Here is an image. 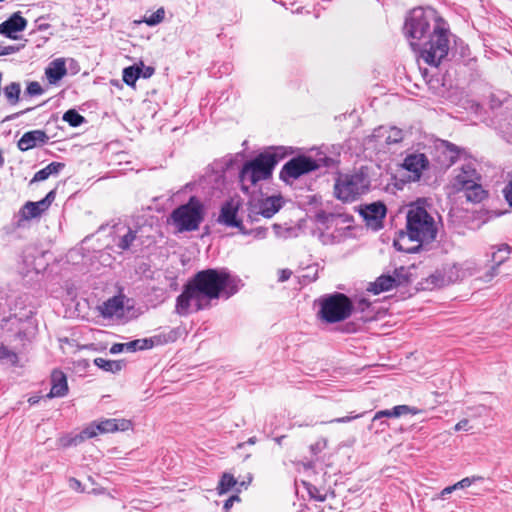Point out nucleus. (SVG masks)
Returning a JSON list of instances; mask_svg holds the SVG:
<instances>
[{"label": "nucleus", "mask_w": 512, "mask_h": 512, "mask_svg": "<svg viewBox=\"0 0 512 512\" xmlns=\"http://www.w3.org/2000/svg\"><path fill=\"white\" fill-rule=\"evenodd\" d=\"M403 33L414 51L431 66H438L448 55L450 30L432 7H416L405 18Z\"/></svg>", "instance_id": "f257e3e1"}, {"label": "nucleus", "mask_w": 512, "mask_h": 512, "mask_svg": "<svg viewBox=\"0 0 512 512\" xmlns=\"http://www.w3.org/2000/svg\"><path fill=\"white\" fill-rule=\"evenodd\" d=\"M238 290L235 280L225 270L205 269L197 272L176 299V312L185 316L207 309L222 295L231 297Z\"/></svg>", "instance_id": "f03ea898"}, {"label": "nucleus", "mask_w": 512, "mask_h": 512, "mask_svg": "<svg viewBox=\"0 0 512 512\" xmlns=\"http://www.w3.org/2000/svg\"><path fill=\"white\" fill-rule=\"evenodd\" d=\"M438 233L434 217L420 204L412 203L406 214V227L394 238L393 246L405 253H416L424 244L436 239Z\"/></svg>", "instance_id": "7ed1b4c3"}, {"label": "nucleus", "mask_w": 512, "mask_h": 512, "mask_svg": "<svg viewBox=\"0 0 512 512\" xmlns=\"http://www.w3.org/2000/svg\"><path fill=\"white\" fill-rule=\"evenodd\" d=\"M288 153H292V151H288L285 147H276L272 151L262 153L246 162L239 173L241 190L248 193L250 186L270 178L275 165Z\"/></svg>", "instance_id": "20e7f679"}, {"label": "nucleus", "mask_w": 512, "mask_h": 512, "mask_svg": "<svg viewBox=\"0 0 512 512\" xmlns=\"http://www.w3.org/2000/svg\"><path fill=\"white\" fill-rule=\"evenodd\" d=\"M170 219L178 232L195 231L204 219L203 204L192 196L186 204L172 211Z\"/></svg>", "instance_id": "39448f33"}, {"label": "nucleus", "mask_w": 512, "mask_h": 512, "mask_svg": "<svg viewBox=\"0 0 512 512\" xmlns=\"http://www.w3.org/2000/svg\"><path fill=\"white\" fill-rule=\"evenodd\" d=\"M370 181L363 173H353L340 176L335 184L337 198L351 202L364 194L369 188Z\"/></svg>", "instance_id": "423d86ee"}, {"label": "nucleus", "mask_w": 512, "mask_h": 512, "mask_svg": "<svg viewBox=\"0 0 512 512\" xmlns=\"http://www.w3.org/2000/svg\"><path fill=\"white\" fill-rule=\"evenodd\" d=\"M351 300L342 293L332 294L321 301L320 316L327 323L345 320L351 315Z\"/></svg>", "instance_id": "0eeeda50"}, {"label": "nucleus", "mask_w": 512, "mask_h": 512, "mask_svg": "<svg viewBox=\"0 0 512 512\" xmlns=\"http://www.w3.org/2000/svg\"><path fill=\"white\" fill-rule=\"evenodd\" d=\"M284 200L280 195L253 198L249 201L248 216L252 220L261 215L264 218L273 217L283 206Z\"/></svg>", "instance_id": "6e6552de"}, {"label": "nucleus", "mask_w": 512, "mask_h": 512, "mask_svg": "<svg viewBox=\"0 0 512 512\" xmlns=\"http://www.w3.org/2000/svg\"><path fill=\"white\" fill-rule=\"evenodd\" d=\"M319 168L318 163L310 157L298 156L289 160L280 171V179L288 183L292 179Z\"/></svg>", "instance_id": "1a4fd4ad"}, {"label": "nucleus", "mask_w": 512, "mask_h": 512, "mask_svg": "<svg viewBox=\"0 0 512 512\" xmlns=\"http://www.w3.org/2000/svg\"><path fill=\"white\" fill-rule=\"evenodd\" d=\"M359 212L368 227L373 230H379L383 227V220L386 216L387 209L382 202H373L363 205Z\"/></svg>", "instance_id": "9d476101"}, {"label": "nucleus", "mask_w": 512, "mask_h": 512, "mask_svg": "<svg viewBox=\"0 0 512 512\" xmlns=\"http://www.w3.org/2000/svg\"><path fill=\"white\" fill-rule=\"evenodd\" d=\"M132 423L127 419H103L99 422H93L85 429H92L95 436L98 434L113 433L117 431H127Z\"/></svg>", "instance_id": "9b49d317"}, {"label": "nucleus", "mask_w": 512, "mask_h": 512, "mask_svg": "<svg viewBox=\"0 0 512 512\" xmlns=\"http://www.w3.org/2000/svg\"><path fill=\"white\" fill-rule=\"evenodd\" d=\"M240 207L239 200L229 199L221 207L218 222L229 227H236L242 230V222L237 219V213Z\"/></svg>", "instance_id": "f8f14e48"}, {"label": "nucleus", "mask_w": 512, "mask_h": 512, "mask_svg": "<svg viewBox=\"0 0 512 512\" xmlns=\"http://www.w3.org/2000/svg\"><path fill=\"white\" fill-rule=\"evenodd\" d=\"M429 161L423 153H413L406 156L403 162V168L411 173L409 179L417 181L420 179L422 171L427 168Z\"/></svg>", "instance_id": "ddd939ff"}, {"label": "nucleus", "mask_w": 512, "mask_h": 512, "mask_svg": "<svg viewBox=\"0 0 512 512\" xmlns=\"http://www.w3.org/2000/svg\"><path fill=\"white\" fill-rule=\"evenodd\" d=\"M27 20L21 16L20 12H15L11 17L0 24V34L10 39H17L14 33L25 30Z\"/></svg>", "instance_id": "4468645a"}, {"label": "nucleus", "mask_w": 512, "mask_h": 512, "mask_svg": "<svg viewBox=\"0 0 512 512\" xmlns=\"http://www.w3.org/2000/svg\"><path fill=\"white\" fill-rule=\"evenodd\" d=\"M49 141V136L43 130H32L24 133L18 141V148L21 151L33 149L38 145H44Z\"/></svg>", "instance_id": "2eb2a0df"}, {"label": "nucleus", "mask_w": 512, "mask_h": 512, "mask_svg": "<svg viewBox=\"0 0 512 512\" xmlns=\"http://www.w3.org/2000/svg\"><path fill=\"white\" fill-rule=\"evenodd\" d=\"M479 176L473 164L467 163L461 167L460 172L455 176L453 186L457 190L468 187L474 181H478Z\"/></svg>", "instance_id": "dca6fc26"}, {"label": "nucleus", "mask_w": 512, "mask_h": 512, "mask_svg": "<svg viewBox=\"0 0 512 512\" xmlns=\"http://www.w3.org/2000/svg\"><path fill=\"white\" fill-rule=\"evenodd\" d=\"M51 390L48 397H63L68 392L66 375L60 370H54L51 374Z\"/></svg>", "instance_id": "f3484780"}, {"label": "nucleus", "mask_w": 512, "mask_h": 512, "mask_svg": "<svg viewBox=\"0 0 512 512\" xmlns=\"http://www.w3.org/2000/svg\"><path fill=\"white\" fill-rule=\"evenodd\" d=\"M403 131L397 127H379L374 130L373 137L376 139L384 138L386 144H396L402 141Z\"/></svg>", "instance_id": "a211bd4d"}, {"label": "nucleus", "mask_w": 512, "mask_h": 512, "mask_svg": "<svg viewBox=\"0 0 512 512\" xmlns=\"http://www.w3.org/2000/svg\"><path fill=\"white\" fill-rule=\"evenodd\" d=\"M67 74L63 59H55L45 70V75L50 84H55Z\"/></svg>", "instance_id": "6ab92c4d"}, {"label": "nucleus", "mask_w": 512, "mask_h": 512, "mask_svg": "<svg viewBox=\"0 0 512 512\" xmlns=\"http://www.w3.org/2000/svg\"><path fill=\"white\" fill-rule=\"evenodd\" d=\"M394 280L390 275H381L376 279L375 282L370 283L368 287V291L373 294H379L381 292H385L394 288Z\"/></svg>", "instance_id": "aec40b11"}, {"label": "nucleus", "mask_w": 512, "mask_h": 512, "mask_svg": "<svg viewBox=\"0 0 512 512\" xmlns=\"http://www.w3.org/2000/svg\"><path fill=\"white\" fill-rule=\"evenodd\" d=\"M123 310V302L118 297H112L108 299L100 307L101 314L104 317H113L118 315Z\"/></svg>", "instance_id": "412c9836"}, {"label": "nucleus", "mask_w": 512, "mask_h": 512, "mask_svg": "<svg viewBox=\"0 0 512 512\" xmlns=\"http://www.w3.org/2000/svg\"><path fill=\"white\" fill-rule=\"evenodd\" d=\"M64 166V163L51 162L46 167L35 173L32 182L44 181L50 175L58 174L64 168Z\"/></svg>", "instance_id": "4be33fe9"}, {"label": "nucleus", "mask_w": 512, "mask_h": 512, "mask_svg": "<svg viewBox=\"0 0 512 512\" xmlns=\"http://www.w3.org/2000/svg\"><path fill=\"white\" fill-rule=\"evenodd\" d=\"M48 207L45 201L27 202L23 207V216L26 219L40 216Z\"/></svg>", "instance_id": "5701e85b"}, {"label": "nucleus", "mask_w": 512, "mask_h": 512, "mask_svg": "<svg viewBox=\"0 0 512 512\" xmlns=\"http://www.w3.org/2000/svg\"><path fill=\"white\" fill-rule=\"evenodd\" d=\"M462 190H465L467 200L474 203L481 202L486 196L485 190L477 181H474Z\"/></svg>", "instance_id": "b1692460"}, {"label": "nucleus", "mask_w": 512, "mask_h": 512, "mask_svg": "<svg viewBox=\"0 0 512 512\" xmlns=\"http://www.w3.org/2000/svg\"><path fill=\"white\" fill-rule=\"evenodd\" d=\"M95 437V433L92 429H84L81 433L77 434L74 437H62L59 440V444L62 447H69L71 445H78L86 439Z\"/></svg>", "instance_id": "393cba45"}, {"label": "nucleus", "mask_w": 512, "mask_h": 512, "mask_svg": "<svg viewBox=\"0 0 512 512\" xmlns=\"http://www.w3.org/2000/svg\"><path fill=\"white\" fill-rule=\"evenodd\" d=\"M4 96L10 105H16L20 100L21 85L18 82H11L3 89Z\"/></svg>", "instance_id": "a878e982"}, {"label": "nucleus", "mask_w": 512, "mask_h": 512, "mask_svg": "<svg viewBox=\"0 0 512 512\" xmlns=\"http://www.w3.org/2000/svg\"><path fill=\"white\" fill-rule=\"evenodd\" d=\"M154 345L152 339L144 338V339H136L130 342L125 343V351L127 352H135L138 350L150 349Z\"/></svg>", "instance_id": "bb28decb"}, {"label": "nucleus", "mask_w": 512, "mask_h": 512, "mask_svg": "<svg viewBox=\"0 0 512 512\" xmlns=\"http://www.w3.org/2000/svg\"><path fill=\"white\" fill-rule=\"evenodd\" d=\"M94 364L104 371L113 373L120 371L123 367V364L120 361L107 360L104 358H96L94 360Z\"/></svg>", "instance_id": "cd10ccee"}, {"label": "nucleus", "mask_w": 512, "mask_h": 512, "mask_svg": "<svg viewBox=\"0 0 512 512\" xmlns=\"http://www.w3.org/2000/svg\"><path fill=\"white\" fill-rule=\"evenodd\" d=\"M237 484V480L230 473H224L218 483L217 491L218 494L222 495L227 493L231 488Z\"/></svg>", "instance_id": "c85d7f7f"}, {"label": "nucleus", "mask_w": 512, "mask_h": 512, "mask_svg": "<svg viewBox=\"0 0 512 512\" xmlns=\"http://www.w3.org/2000/svg\"><path fill=\"white\" fill-rule=\"evenodd\" d=\"M142 69L137 66H129L123 70V81L128 86H134L137 79L140 77Z\"/></svg>", "instance_id": "c756f323"}, {"label": "nucleus", "mask_w": 512, "mask_h": 512, "mask_svg": "<svg viewBox=\"0 0 512 512\" xmlns=\"http://www.w3.org/2000/svg\"><path fill=\"white\" fill-rule=\"evenodd\" d=\"M136 237L137 231L128 227L126 233L119 237L117 247L120 248L121 250H128L131 247L134 240L136 239Z\"/></svg>", "instance_id": "7c9ffc66"}, {"label": "nucleus", "mask_w": 512, "mask_h": 512, "mask_svg": "<svg viewBox=\"0 0 512 512\" xmlns=\"http://www.w3.org/2000/svg\"><path fill=\"white\" fill-rule=\"evenodd\" d=\"M63 120L71 127H78L85 122V118L75 109H69L63 115Z\"/></svg>", "instance_id": "2f4dec72"}, {"label": "nucleus", "mask_w": 512, "mask_h": 512, "mask_svg": "<svg viewBox=\"0 0 512 512\" xmlns=\"http://www.w3.org/2000/svg\"><path fill=\"white\" fill-rule=\"evenodd\" d=\"M164 17L165 10L163 7H160L150 15H145L142 21L146 23L148 26H155L161 23L164 20Z\"/></svg>", "instance_id": "473e14b6"}, {"label": "nucleus", "mask_w": 512, "mask_h": 512, "mask_svg": "<svg viewBox=\"0 0 512 512\" xmlns=\"http://www.w3.org/2000/svg\"><path fill=\"white\" fill-rule=\"evenodd\" d=\"M394 280L395 287L404 285L409 282L408 271L405 267L396 268L391 275Z\"/></svg>", "instance_id": "72a5a7b5"}, {"label": "nucleus", "mask_w": 512, "mask_h": 512, "mask_svg": "<svg viewBox=\"0 0 512 512\" xmlns=\"http://www.w3.org/2000/svg\"><path fill=\"white\" fill-rule=\"evenodd\" d=\"M422 411L419 409H416L414 407L408 406V405H398L392 408V414H394V418H398L403 415L407 414H418Z\"/></svg>", "instance_id": "f704fd0d"}, {"label": "nucleus", "mask_w": 512, "mask_h": 512, "mask_svg": "<svg viewBox=\"0 0 512 512\" xmlns=\"http://www.w3.org/2000/svg\"><path fill=\"white\" fill-rule=\"evenodd\" d=\"M510 253V247L507 244L501 245L499 247L497 252H494L492 255V259L494 262H496L497 266L502 264L507 258Z\"/></svg>", "instance_id": "c9c22d12"}, {"label": "nucleus", "mask_w": 512, "mask_h": 512, "mask_svg": "<svg viewBox=\"0 0 512 512\" xmlns=\"http://www.w3.org/2000/svg\"><path fill=\"white\" fill-rule=\"evenodd\" d=\"M0 359L7 360L12 365L18 362L17 354L5 345L0 346Z\"/></svg>", "instance_id": "e433bc0d"}, {"label": "nucleus", "mask_w": 512, "mask_h": 512, "mask_svg": "<svg viewBox=\"0 0 512 512\" xmlns=\"http://www.w3.org/2000/svg\"><path fill=\"white\" fill-rule=\"evenodd\" d=\"M44 93V90L43 88L41 87V85L39 84V82L37 81H32V82H29L27 87H26V90H25V95H28V96H38V95H41Z\"/></svg>", "instance_id": "4c0bfd02"}, {"label": "nucleus", "mask_w": 512, "mask_h": 512, "mask_svg": "<svg viewBox=\"0 0 512 512\" xmlns=\"http://www.w3.org/2000/svg\"><path fill=\"white\" fill-rule=\"evenodd\" d=\"M326 447L327 440L325 438H322L310 446V451L313 455H317L320 452H322Z\"/></svg>", "instance_id": "58836bf2"}, {"label": "nucleus", "mask_w": 512, "mask_h": 512, "mask_svg": "<svg viewBox=\"0 0 512 512\" xmlns=\"http://www.w3.org/2000/svg\"><path fill=\"white\" fill-rule=\"evenodd\" d=\"M308 492H309V495L311 496V498H313L317 501L323 502L326 499V495L321 494L315 486L309 487Z\"/></svg>", "instance_id": "ea45409f"}, {"label": "nucleus", "mask_w": 512, "mask_h": 512, "mask_svg": "<svg viewBox=\"0 0 512 512\" xmlns=\"http://www.w3.org/2000/svg\"><path fill=\"white\" fill-rule=\"evenodd\" d=\"M361 416H362L361 414H358V415H354V416L339 417V418L330 420L329 423H347V422H350L351 420L357 419Z\"/></svg>", "instance_id": "a19ab883"}, {"label": "nucleus", "mask_w": 512, "mask_h": 512, "mask_svg": "<svg viewBox=\"0 0 512 512\" xmlns=\"http://www.w3.org/2000/svg\"><path fill=\"white\" fill-rule=\"evenodd\" d=\"M470 429L469 427V421L468 419H462L460 420L455 426H454V431L458 432V431H461V430H465V431H468Z\"/></svg>", "instance_id": "79ce46f5"}, {"label": "nucleus", "mask_w": 512, "mask_h": 512, "mask_svg": "<svg viewBox=\"0 0 512 512\" xmlns=\"http://www.w3.org/2000/svg\"><path fill=\"white\" fill-rule=\"evenodd\" d=\"M249 233L253 234L255 238L263 239L266 237L267 228L259 227L251 230Z\"/></svg>", "instance_id": "37998d69"}, {"label": "nucleus", "mask_w": 512, "mask_h": 512, "mask_svg": "<svg viewBox=\"0 0 512 512\" xmlns=\"http://www.w3.org/2000/svg\"><path fill=\"white\" fill-rule=\"evenodd\" d=\"M235 501H237V502H239V501H240L239 496H237V495H233V496L229 497V498L225 501V503H224V505H223V509L225 510V512H228V511L230 510V508L233 506V504H234V502H235Z\"/></svg>", "instance_id": "c03bdc74"}, {"label": "nucleus", "mask_w": 512, "mask_h": 512, "mask_svg": "<svg viewBox=\"0 0 512 512\" xmlns=\"http://www.w3.org/2000/svg\"><path fill=\"white\" fill-rule=\"evenodd\" d=\"M445 143H446V147H447V149H448V150L451 152V154H452V155L450 156V160H451V162H452V163H454V162H455V159H456V158H457V156H458L459 150H458V148H457L455 145H453V144H451V143H448V142H445Z\"/></svg>", "instance_id": "a18cd8bd"}, {"label": "nucleus", "mask_w": 512, "mask_h": 512, "mask_svg": "<svg viewBox=\"0 0 512 512\" xmlns=\"http://www.w3.org/2000/svg\"><path fill=\"white\" fill-rule=\"evenodd\" d=\"M383 417H394V414H392V409L378 411L373 417V422Z\"/></svg>", "instance_id": "49530a36"}, {"label": "nucleus", "mask_w": 512, "mask_h": 512, "mask_svg": "<svg viewBox=\"0 0 512 512\" xmlns=\"http://www.w3.org/2000/svg\"><path fill=\"white\" fill-rule=\"evenodd\" d=\"M482 478L481 477H466V478H463L461 481V485L463 486V489L464 488H467L469 486L472 485V483H474L475 481L477 480H481Z\"/></svg>", "instance_id": "de8ad7c7"}, {"label": "nucleus", "mask_w": 512, "mask_h": 512, "mask_svg": "<svg viewBox=\"0 0 512 512\" xmlns=\"http://www.w3.org/2000/svg\"><path fill=\"white\" fill-rule=\"evenodd\" d=\"M16 48L14 46H1L0 45V56L10 55L16 52Z\"/></svg>", "instance_id": "09e8293b"}, {"label": "nucleus", "mask_w": 512, "mask_h": 512, "mask_svg": "<svg viewBox=\"0 0 512 512\" xmlns=\"http://www.w3.org/2000/svg\"><path fill=\"white\" fill-rule=\"evenodd\" d=\"M292 275V271L289 269H282L279 271V281L285 282L287 281Z\"/></svg>", "instance_id": "8fccbe9b"}, {"label": "nucleus", "mask_w": 512, "mask_h": 512, "mask_svg": "<svg viewBox=\"0 0 512 512\" xmlns=\"http://www.w3.org/2000/svg\"><path fill=\"white\" fill-rule=\"evenodd\" d=\"M123 351H125V343H115L110 348V352L112 354H117Z\"/></svg>", "instance_id": "3c124183"}, {"label": "nucleus", "mask_w": 512, "mask_h": 512, "mask_svg": "<svg viewBox=\"0 0 512 512\" xmlns=\"http://www.w3.org/2000/svg\"><path fill=\"white\" fill-rule=\"evenodd\" d=\"M302 280L300 281L301 284L306 285L310 282H313L316 280V272L313 275H310L309 273L304 274L301 276Z\"/></svg>", "instance_id": "603ef678"}, {"label": "nucleus", "mask_w": 512, "mask_h": 512, "mask_svg": "<svg viewBox=\"0 0 512 512\" xmlns=\"http://www.w3.org/2000/svg\"><path fill=\"white\" fill-rule=\"evenodd\" d=\"M55 199V192L54 191H50L46 196L45 198L42 199V201H45L47 207L50 206V204L54 201Z\"/></svg>", "instance_id": "864d4df0"}, {"label": "nucleus", "mask_w": 512, "mask_h": 512, "mask_svg": "<svg viewBox=\"0 0 512 512\" xmlns=\"http://www.w3.org/2000/svg\"><path fill=\"white\" fill-rule=\"evenodd\" d=\"M70 487L75 489V490H80L81 488V482L78 481L77 479L75 478H71L70 479Z\"/></svg>", "instance_id": "5fc2aeb1"}, {"label": "nucleus", "mask_w": 512, "mask_h": 512, "mask_svg": "<svg viewBox=\"0 0 512 512\" xmlns=\"http://www.w3.org/2000/svg\"><path fill=\"white\" fill-rule=\"evenodd\" d=\"M453 492V489L451 486H448L446 488H444L441 492H440V497L442 499H445L449 494H451Z\"/></svg>", "instance_id": "6e6d98bb"}, {"label": "nucleus", "mask_w": 512, "mask_h": 512, "mask_svg": "<svg viewBox=\"0 0 512 512\" xmlns=\"http://www.w3.org/2000/svg\"><path fill=\"white\" fill-rule=\"evenodd\" d=\"M141 73H142V76H143L144 78H149V77H151V76L153 75V73H154V68H152V67H146V68H145V70H144V71L142 70V72H141Z\"/></svg>", "instance_id": "4d7b16f0"}, {"label": "nucleus", "mask_w": 512, "mask_h": 512, "mask_svg": "<svg viewBox=\"0 0 512 512\" xmlns=\"http://www.w3.org/2000/svg\"><path fill=\"white\" fill-rule=\"evenodd\" d=\"M500 104H501V101L498 100L495 95H492L491 96V107L495 108V107L500 106Z\"/></svg>", "instance_id": "13d9d810"}, {"label": "nucleus", "mask_w": 512, "mask_h": 512, "mask_svg": "<svg viewBox=\"0 0 512 512\" xmlns=\"http://www.w3.org/2000/svg\"><path fill=\"white\" fill-rule=\"evenodd\" d=\"M31 110H32V108H27V109H25V110H23V111H21V112H19V113H16V114H14V115L8 116L5 120H11V119H14V118H15V117H17L18 115H20V114H24V113H27V112H29V111H31Z\"/></svg>", "instance_id": "bf43d9fd"}, {"label": "nucleus", "mask_w": 512, "mask_h": 512, "mask_svg": "<svg viewBox=\"0 0 512 512\" xmlns=\"http://www.w3.org/2000/svg\"><path fill=\"white\" fill-rule=\"evenodd\" d=\"M453 491L455 490H458V489H463V486L461 485V481H458L457 483L451 485Z\"/></svg>", "instance_id": "052dcab7"}, {"label": "nucleus", "mask_w": 512, "mask_h": 512, "mask_svg": "<svg viewBox=\"0 0 512 512\" xmlns=\"http://www.w3.org/2000/svg\"><path fill=\"white\" fill-rule=\"evenodd\" d=\"M256 440H257V439H256V437H254V436H253V437H250V438L247 440V442H246V443H247V444H250V445H253V444H255V443H256Z\"/></svg>", "instance_id": "680f3d73"}, {"label": "nucleus", "mask_w": 512, "mask_h": 512, "mask_svg": "<svg viewBox=\"0 0 512 512\" xmlns=\"http://www.w3.org/2000/svg\"><path fill=\"white\" fill-rule=\"evenodd\" d=\"M285 436H280V437H277L275 438V441L278 445H281L282 444V440L284 439Z\"/></svg>", "instance_id": "e2e57ef3"}, {"label": "nucleus", "mask_w": 512, "mask_h": 512, "mask_svg": "<svg viewBox=\"0 0 512 512\" xmlns=\"http://www.w3.org/2000/svg\"><path fill=\"white\" fill-rule=\"evenodd\" d=\"M272 227H273V229L276 231V233L278 234V231H279V229L281 228V226H280V225H278V224H273V226H272Z\"/></svg>", "instance_id": "0e129e2a"}, {"label": "nucleus", "mask_w": 512, "mask_h": 512, "mask_svg": "<svg viewBox=\"0 0 512 512\" xmlns=\"http://www.w3.org/2000/svg\"><path fill=\"white\" fill-rule=\"evenodd\" d=\"M3 163H4V159L2 156V152L0 151V167L3 165Z\"/></svg>", "instance_id": "69168bd1"}, {"label": "nucleus", "mask_w": 512, "mask_h": 512, "mask_svg": "<svg viewBox=\"0 0 512 512\" xmlns=\"http://www.w3.org/2000/svg\"><path fill=\"white\" fill-rule=\"evenodd\" d=\"M451 281V279H449L448 281H445V280H441V282L439 283V285H445L446 283H449Z\"/></svg>", "instance_id": "338daca9"}, {"label": "nucleus", "mask_w": 512, "mask_h": 512, "mask_svg": "<svg viewBox=\"0 0 512 512\" xmlns=\"http://www.w3.org/2000/svg\"><path fill=\"white\" fill-rule=\"evenodd\" d=\"M437 278V275H432L431 276V279H432V282L434 283L435 282V279Z\"/></svg>", "instance_id": "774afa93"}]
</instances>
